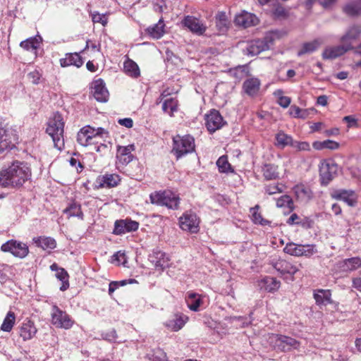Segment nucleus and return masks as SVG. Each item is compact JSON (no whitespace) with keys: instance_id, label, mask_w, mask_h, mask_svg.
Here are the masks:
<instances>
[{"instance_id":"2","label":"nucleus","mask_w":361,"mask_h":361,"mask_svg":"<svg viewBox=\"0 0 361 361\" xmlns=\"http://www.w3.org/2000/svg\"><path fill=\"white\" fill-rule=\"evenodd\" d=\"M64 121L62 116L56 113L48 122L47 133L52 138L54 147L61 149L63 147Z\"/></svg>"},{"instance_id":"9","label":"nucleus","mask_w":361,"mask_h":361,"mask_svg":"<svg viewBox=\"0 0 361 361\" xmlns=\"http://www.w3.org/2000/svg\"><path fill=\"white\" fill-rule=\"evenodd\" d=\"M18 140V135L12 130L0 128V154L13 149Z\"/></svg>"},{"instance_id":"59","label":"nucleus","mask_w":361,"mask_h":361,"mask_svg":"<svg viewBox=\"0 0 361 361\" xmlns=\"http://www.w3.org/2000/svg\"><path fill=\"white\" fill-rule=\"evenodd\" d=\"M119 124L126 127L131 128L133 126V122L131 118H123L118 121Z\"/></svg>"},{"instance_id":"26","label":"nucleus","mask_w":361,"mask_h":361,"mask_svg":"<svg viewBox=\"0 0 361 361\" xmlns=\"http://www.w3.org/2000/svg\"><path fill=\"white\" fill-rule=\"evenodd\" d=\"M188 317L185 314H176L173 318L168 320L165 326L172 331H178L185 324Z\"/></svg>"},{"instance_id":"5","label":"nucleus","mask_w":361,"mask_h":361,"mask_svg":"<svg viewBox=\"0 0 361 361\" xmlns=\"http://www.w3.org/2000/svg\"><path fill=\"white\" fill-rule=\"evenodd\" d=\"M152 204L166 206L170 209H176L179 204V198L171 191L154 192L149 195Z\"/></svg>"},{"instance_id":"45","label":"nucleus","mask_w":361,"mask_h":361,"mask_svg":"<svg viewBox=\"0 0 361 361\" xmlns=\"http://www.w3.org/2000/svg\"><path fill=\"white\" fill-rule=\"evenodd\" d=\"M216 165L218 166L220 173H232L233 169L228 161L226 156H221L216 161Z\"/></svg>"},{"instance_id":"10","label":"nucleus","mask_w":361,"mask_h":361,"mask_svg":"<svg viewBox=\"0 0 361 361\" xmlns=\"http://www.w3.org/2000/svg\"><path fill=\"white\" fill-rule=\"evenodd\" d=\"M287 254L294 256H310L317 252L315 246L312 245H298L293 243H288L284 249Z\"/></svg>"},{"instance_id":"53","label":"nucleus","mask_w":361,"mask_h":361,"mask_svg":"<svg viewBox=\"0 0 361 361\" xmlns=\"http://www.w3.org/2000/svg\"><path fill=\"white\" fill-rule=\"evenodd\" d=\"M92 20L93 23H101L103 26L106 25L108 23V18L106 14H100L98 12H93L91 14Z\"/></svg>"},{"instance_id":"16","label":"nucleus","mask_w":361,"mask_h":361,"mask_svg":"<svg viewBox=\"0 0 361 361\" xmlns=\"http://www.w3.org/2000/svg\"><path fill=\"white\" fill-rule=\"evenodd\" d=\"M206 126L210 133H213L219 129L223 126V118L218 111L212 110L205 118Z\"/></svg>"},{"instance_id":"25","label":"nucleus","mask_w":361,"mask_h":361,"mask_svg":"<svg viewBox=\"0 0 361 361\" xmlns=\"http://www.w3.org/2000/svg\"><path fill=\"white\" fill-rule=\"evenodd\" d=\"M121 178L117 174H105L97 178V183L99 188H113L116 186Z\"/></svg>"},{"instance_id":"39","label":"nucleus","mask_w":361,"mask_h":361,"mask_svg":"<svg viewBox=\"0 0 361 361\" xmlns=\"http://www.w3.org/2000/svg\"><path fill=\"white\" fill-rule=\"evenodd\" d=\"M312 146L315 149L317 150H321L323 149H336L338 148L339 144L335 141L326 140L324 141L314 142Z\"/></svg>"},{"instance_id":"8","label":"nucleus","mask_w":361,"mask_h":361,"mask_svg":"<svg viewBox=\"0 0 361 361\" xmlns=\"http://www.w3.org/2000/svg\"><path fill=\"white\" fill-rule=\"evenodd\" d=\"M273 42V34L267 35L264 39L252 42L246 49L247 54L251 56H257L262 51L269 49Z\"/></svg>"},{"instance_id":"64","label":"nucleus","mask_w":361,"mask_h":361,"mask_svg":"<svg viewBox=\"0 0 361 361\" xmlns=\"http://www.w3.org/2000/svg\"><path fill=\"white\" fill-rule=\"evenodd\" d=\"M323 7L327 8L335 2V0H317Z\"/></svg>"},{"instance_id":"57","label":"nucleus","mask_w":361,"mask_h":361,"mask_svg":"<svg viewBox=\"0 0 361 361\" xmlns=\"http://www.w3.org/2000/svg\"><path fill=\"white\" fill-rule=\"evenodd\" d=\"M28 77L32 80V82L35 84H37L39 82L40 74L37 71H32L28 74Z\"/></svg>"},{"instance_id":"34","label":"nucleus","mask_w":361,"mask_h":361,"mask_svg":"<svg viewBox=\"0 0 361 361\" xmlns=\"http://www.w3.org/2000/svg\"><path fill=\"white\" fill-rule=\"evenodd\" d=\"M147 33L154 39L161 38L164 33V23L162 18H160L159 22L152 27L147 29Z\"/></svg>"},{"instance_id":"1","label":"nucleus","mask_w":361,"mask_h":361,"mask_svg":"<svg viewBox=\"0 0 361 361\" xmlns=\"http://www.w3.org/2000/svg\"><path fill=\"white\" fill-rule=\"evenodd\" d=\"M31 176V170L25 162L15 161L10 166L0 170V187L18 188L22 186Z\"/></svg>"},{"instance_id":"29","label":"nucleus","mask_w":361,"mask_h":361,"mask_svg":"<svg viewBox=\"0 0 361 361\" xmlns=\"http://www.w3.org/2000/svg\"><path fill=\"white\" fill-rule=\"evenodd\" d=\"M260 87V81L257 78H250L245 80L243 85L244 92L249 96L257 94Z\"/></svg>"},{"instance_id":"15","label":"nucleus","mask_w":361,"mask_h":361,"mask_svg":"<svg viewBox=\"0 0 361 361\" xmlns=\"http://www.w3.org/2000/svg\"><path fill=\"white\" fill-rule=\"evenodd\" d=\"M331 196L335 200L343 201L350 207L355 206L357 203V196L351 190H336L331 193Z\"/></svg>"},{"instance_id":"17","label":"nucleus","mask_w":361,"mask_h":361,"mask_svg":"<svg viewBox=\"0 0 361 361\" xmlns=\"http://www.w3.org/2000/svg\"><path fill=\"white\" fill-rule=\"evenodd\" d=\"M234 23L236 25L241 26L243 27H248L257 24V17L247 11H243L235 16Z\"/></svg>"},{"instance_id":"20","label":"nucleus","mask_w":361,"mask_h":361,"mask_svg":"<svg viewBox=\"0 0 361 361\" xmlns=\"http://www.w3.org/2000/svg\"><path fill=\"white\" fill-rule=\"evenodd\" d=\"M138 222L131 219L116 221L114 232L118 235L127 232L135 231L138 228Z\"/></svg>"},{"instance_id":"3","label":"nucleus","mask_w":361,"mask_h":361,"mask_svg":"<svg viewBox=\"0 0 361 361\" xmlns=\"http://www.w3.org/2000/svg\"><path fill=\"white\" fill-rule=\"evenodd\" d=\"M107 135V132L102 128L97 129L87 126L80 129L78 133L77 140L82 146H87L98 142V139Z\"/></svg>"},{"instance_id":"6","label":"nucleus","mask_w":361,"mask_h":361,"mask_svg":"<svg viewBox=\"0 0 361 361\" xmlns=\"http://www.w3.org/2000/svg\"><path fill=\"white\" fill-rule=\"evenodd\" d=\"M51 317V324L58 328L69 329L74 324L70 316L56 305L52 307Z\"/></svg>"},{"instance_id":"63","label":"nucleus","mask_w":361,"mask_h":361,"mask_svg":"<svg viewBox=\"0 0 361 361\" xmlns=\"http://www.w3.org/2000/svg\"><path fill=\"white\" fill-rule=\"evenodd\" d=\"M118 287V282L117 281H112L109 283V293L111 295L115 290Z\"/></svg>"},{"instance_id":"56","label":"nucleus","mask_w":361,"mask_h":361,"mask_svg":"<svg viewBox=\"0 0 361 361\" xmlns=\"http://www.w3.org/2000/svg\"><path fill=\"white\" fill-rule=\"evenodd\" d=\"M289 114L290 116L295 118H305V112L302 114V110L296 106H292L289 109Z\"/></svg>"},{"instance_id":"30","label":"nucleus","mask_w":361,"mask_h":361,"mask_svg":"<svg viewBox=\"0 0 361 361\" xmlns=\"http://www.w3.org/2000/svg\"><path fill=\"white\" fill-rule=\"evenodd\" d=\"M314 298L318 305H326L332 302L329 290H318L314 293Z\"/></svg>"},{"instance_id":"41","label":"nucleus","mask_w":361,"mask_h":361,"mask_svg":"<svg viewBox=\"0 0 361 361\" xmlns=\"http://www.w3.org/2000/svg\"><path fill=\"white\" fill-rule=\"evenodd\" d=\"M360 267L361 259L359 257L346 259L342 262V268L344 271H353Z\"/></svg>"},{"instance_id":"11","label":"nucleus","mask_w":361,"mask_h":361,"mask_svg":"<svg viewBox=\"0 0 361 361\" xmlns=\"http://www.w3.org/2000/svg\"><path fill=\"white\" fill-rule=\"evenodd\" d=\"M353 48V45L343 43L340 45L328 46L322 52V58L324 60H334L344 55Z\"/></svg>"},{"instance_id":"55","label":"nucleus","mask_w":361,"mask_h":361,"mask_svg":"<svg viewBox=\"0 0 361 361\" xmlns=\"http://www.w3.org/2000/svg\"><path fill=\"white\" fill-rule=\"evenodd\" d=\"M291 147L300 151H308L310 149V144L307 142L293 141Z\"/></svg>"},{"instance_id":"14","label":"nucleus","mask_w":361,"mask_h":361,"mask_svg":"<svg viewBox=\"0 0 361 361\" xmlns=\"http://www.w3.org/2000/svg\"><path fill=\"white\" fill-rule=\"evenodd\" d=\"M179 224L183 230L196 233L198 231L199 220L195 214L186 213L180 217Z\"/></svg>"},{"instance_id":"31","label":"nucleus","mask_w":361,"mask_h":361,"mask_svg":"<svg viewBox=\"0 0 361 361\" xmlns=\"http://www.w3.org/2000/svg\"><path fill=\"white\" fill-rule=\"evenodd\" d=\"M83 63V61L77 53L67 54L66 58L60 59V64L63 67L69 66H75L80 67Z\"/></svg>"},{"instance_id":"32","label":"nucleus","mask_w":361,"mask_h":361,"mask_svg":"<svg viewBox=\"0 0 361 361\" xmlns=\"http://www.w3.org/2000/svg\"><path fill=\"white\" fill-rule=\"evenodd\" d=\"M343 11L349 16L361 15V0H355L348 3L343 6Z\"/></svg>"},{"instance_id":"52","label":"nucleus","mask_w":361,"mask_h":361,"mask_svg":"<svg viewBox=\"0 0 361 361\" xmlns=\"http://www.w3.org/2000/svg\"><path fill=\"white\" fill-rule=\"evenodd\" d=\"M282 90H278L274 92V95L278 97V104L283 108H287L290 104V98L282 95Z\"/></svg>"},{"instance_id":"22","label":"nucleus","mask_w":361,"mask_h":361,"mask_svg":"<svg viewBox=\"0 0 361 361\" xmlns=\"http://www.w3.org/2000/svg\"><path fill=\"white\" fill-rule=\"evenodd\" d=\"M149 261L154 265L156 268L161 270L168 267L169 257L161 250H155L149 257Z\"/></svg>"},{"instance_id":"46","label":"nucleus","mask_w":361,"mask_h":361,"mask_svg":"<svg viewBox=\"0 0 361 361\" xmlns=\"http://www.w3.org/2000/svg\"><path fill=\"white\" fill-rule=\"evenodd\" d=\"M178 102L173 98H169L164 100L162 109L166 113L172 116L174 111H177Z\"/></svg>"},{"instance_id":"50","label":"nucleus","mask_w":361,"mask_h":361,"mask_svg":"<svg viewBox=\"0 0 361 361\" xmlns=\"http://www.w3.org/2000/svg\"><path fill=\"white\" fill-rule=\"evenodd\" d=\"M276 206L278 207H286L292 210L293 207V202L290 196L283 195L277 200Z\"/></svg>"},{"instance_id":"7","label":"nucleus","mask_w":361,"mask_h":361,"mask_svg":"<svg viewBox=\"0 0 361 361\" xmlns=\"http://www.w3.org/2000/svg\"><path fill=\"white\" fill-rule=\"evenodd\" d=\"M1 250L5 252H11L13 256L19 258L25 257L28 252V246L25 243L11 240L4 243Z\"/></svg>"},{"instance_id":"54","label":"nucleus","mask_w":361,"mask_h":361,"mask_svg":"<svg viewBox=\"0 0 361 361\" xmlns=\"http://www.w3.org/2000/svg\"><path fill=\"white\" fill-rule=\"evenodd\" d=\"M251 212H252V220L255 221V223L259 224L262 225H266L268 223V221L263 219L261 214L257 212L256 208H252L251 209Z\"/></svg>"},{"instance_id":"13","label":"nucleus","mask_w":361,"mask_h":361,"mask_svg":"<svg viewBox=\"0 0 361 361\" xmlns=\"http://www.w3.org/2000/svg\"><path fill=\"white\" fill-rule=\"evenodd\" d=\"M337 165L333 162H324L319 169L321 183L326 185L335 177L337 173Z\"/></svg>"},{"instance_id":"44","label":"nucleus","mask_w":361,"mask_h":361,"mask_svg":"<svg viewBox=\"0 0 361 361\" xmlns=\"http://www.w3.org/2000/svg\"><path fill=\"white\" fill-rule=\"evenodd\" d=\"M16 322V315L13 312H8L4 319L1 329L3 331L10 332Z\"/></svg>"},{"instance_id":"58","label":"nucleus","mask_w":361,"mask_h":361,"mask_svg":"<svg viewBox=\"0 0 361 361\" xmlns=\"http://www.w3.org/2000/svg\"><path fill=\"white\" fill-rule=\"evenodd\" d=\"M56 277L62 281H65L68 278V274L63 269H59L56 274Z\"/></svg>"},{"instance_id":"37","label":"nucleus","mask_w":361,"mask_h":361,"mask_svg":"<svg viewBox=\"0 0 361 361\" xmlns=\"http://www.w3.org/2000/svg\"><path fill=\"white\" fill-rule=\"evenodd\" d=\"M262 172L267 180H274L279 177L278 166L274 164H265L262 168Z\"/></svg>"},{"instance_id":"19","label":"nucleus","mask_w":361,"mask_h":361,"mask_svg":"<svg viewBox=\"0 0 361 361\" xmlns=\"http://www.w3.org/2000/svg\"><path fill=\"white\" fill-rule=\"evenodd\" d=\"M37 332L34 322L30 319H25L19 327V335L23 341L32 339Z\"/></svg>"},{"instance_id":"27","label":"nucleus","mask_w":361,"mask_h":361,"mask_svg":"<svg viewBox=\"0 0 361 361\" xmlns=\"http://www.w3.org/2000/svg\"><path fill=\"white\" fill-rule=\"evenodd\" d=\"M258 286L262 290L273 293L279 290L281 282L275 278L267 276L259 281Z\"/></svg>"},{"instance_id":"47","label":"nucleus","mask_w":361,"mask_h":361,"mask_svg":"<svg viewBox=\"0 0 361 361\" xmlns=\"http://www.w3.org/2000/svg\"><path fill=\"white\" fill-rule=\"evenodd\" d=\"M276 140L277 145L281 146V147H284L288 145L292 146L293 142L291 136L288 135L283 132H279L276 134Z\"/></svg>"},{"instance_id":"51","label":"nucleus","mask_w":361,"mask_h":361,"mask_svg":"<svg viewBox=\"0 0 361 361\" xmlns=\"http://www.w3.org/2000/svg\"><path fill=\"white\" fill-rule=\"evenodd\" d=\"M111 262L116 263L117 265L122 264L126 267L127 257L125 252L120 250L115 253L111 257Z\"/></svg>"},{"instance_id":"40","label":"nucleus","mask_w":361,"mask_h":361,"mask_svg":"<svg viewBox=\"0 0 361 361\" xmlns=\"http://www.w3.org/2000/svg\"><path fill=\"white\" fill-rule=\"evenodd\" d=\"M124 71L132 77H137L140 75L138 66L135 62L130 59H128L123 64Z\"/></svg>"},{"instance_id":"62","label":"nucleus","mask_w":361,"mask_h":361,"mask_svg":"<svg viewBox=\"0 0 361 361\" xmlns=\"http://www.w3.org/2000/svg\"><path fill=\"white\" fill-rule=\"evenodd\" d=\"M327 97L326 95H321L317 97V102L318 104L325 106L327 105Z\"/></svg>"},{"instance_id":"36","label":"nucleus","mask_w":361,"mask_h":361,"mask_svg":"<svg viewBox=\"0 0 361 361\" xmlns=\"http://www.w3.org/2000/svg\"><path fill=\"white\" fill-rule=\"evenodd\" d=\"M275 268L281 274H288L290 275H294L298 271V269L295 265L286 261L277 262Z\"/></svg>"},{"instance_id":"12","label":"nucleus","mask_w":361,"mask_h":361,"mask_svg":"<svg viewBox=\"0 0 361 361\" xmlns=\"http://www.w3.org/2000/svg\"><path fill=\"white\" fill-rule=\"evenodd\" d=\"M271 340L274 342L275 346L282 351L290 350L293 348H298L299 343L295 339L283 335H272Z\"/></svg>"},{"instance_id":"4","label":"nucleus","mask_w":361,"mask_h":361,"mask_svg":"<svg viewBox=\"0 0 361 361\" xmlns=\"http://www.w3.org/2000/svg\"><path fill=\"white\" fill-rule=\"evenodd\" d=\"M172 152L177 159L192 152L195 149V141L190 135L180 136L177 135L173 138Z\"/></svg>"},{"instance_id":"38","label":"nucleus","mask_w":361,"mask_h":361,"mask_svg":"<svg viewBox=\"0 0 361 361\" xmlns=\"http://www.w3.org/2000/svg\"><path fill=\"white\" fill-rule=\"evenodd\" d=\"M40 42H41L40 38L38 39L37 37H31V38L27 39L25 41L21 42L20 44V46L23 49H24L28 51L35 53L37 49L39 46Z\"/></svg>"},{"instance_id":"49","label":"nucleus","mask_w":361,"mask_h":361,"mask_svg":"<svg viewBox=\"0 0 361 361\" xmlns=\"http://www.w3.org/2000/svg\"><path fill=\"white\" fill-rule=\"evenodd\" d=\"M265 192L269 195L281 193L283 191V185L281 183H273L264 186Z\"/></svg>"},{"instance_id":"48","label":"nucleus","mask_w":361,"mask_h":361,"mask_svg":"<svg viewBox=\"0 0 361 361\" xmlns=\"http://www.w3.org/2000/svg\"><path fill=\"white\" fill-rule=\"evenodd\" d=\"M64 213L68 217L78 216L82 218V212L80 206L76 203L71 204L68 208L64 209Z\"/></svg>"},{"instance_id":"60","label":"nucleus","mask_w":361,"mask_h":361,"mask_svg":"<svg viewBox=\"0 0 361 361\" xmlns=\"http://www.w3.org/2000/svg\"><path fill=\"white\" fill-rule=\"evenodd\" d=\"M70 164L73 166V167H75L76 169H77V171L79 172V171H82V166L81 165V164L75 158H71L70 159Z\"/></svg>"},{"instance_id":"42","label":"nucleus","mask_w":361,"mask_h":361,"mask_svg":"<svg viewBox=\"0 0 361 361\" xmlns=\"http://www.w3.org/2000/svg\"><path fill=\"white\" fill-rule=\"evenodd\" d=\"M201 301V295L195 293H188L186 297L188 307L193 311L197 310Z\"/></svg>"},{"instance_id":"43","label":"nucleus","mask_w":361,"mask_h":361,"mask_svg":"<svg viewBox=\"0 0 361 361\" xmlns=\"http://www.w3.org/2000/svg\"><path fill=\"white\" fill-rule=\"evenodd\" d=\"M294 191L298 198L301 200H309L312 197L311 190L304 185H296L294 188Z\"/></svg>"},{"instance_id":"61","label":"nucleus","mask_w":361,"mask_h":361,"mask_svg":"<svg viewBox=\"0 0 361 361\" xmlns=\"http://www.w3.org/2000/svg\"><path fill=\"white\" fill-rule=\"evenodd\" d=\"M353 286L355 288L361 292V276L355 278L353 280Z\"/></svg>"},{"instance_id":"21","label":"nucleus","mask_w":361,"mask_h":361,"mask_svg":"<svg viewBox=\"0 0 361 361\" xmlns=\"http://www.w3.org/2000/svg\"><path fill=\"white\" fill-rule=\"evenodd\" d=\"M135 147L133 145L128 146H118L117 149L116 158L119 163L123 165H126L130 163L133 158L132 152L134 151Z\"/></svg>"},{"instance_id":"35","label":"nucleus","mask_w":361,"mask_h":361,"mask_svg":"<svg viewBox=\"0 0 361 361\" xmlns=\"http://www.w3.org/2000/svg\"><path fill=\"white\" fill-rule=\"evenodd\" d=\"M33 240L38 247H42L43 250H52L56 247V240L51 237H39L34 238Z\"/></svg>"},{"instance_id":"28","label":"nucleus","mask_w":361,"mask_h":361,"mask_svg":"<svg viewBox=\"0 0 361 361\" xmlns=\"http://www.w3.org/2000/svg\"><path fill=\"white\" fill-rule=\"evenodd\" d=\"M183 24L194 33L199 35H202L203 34L200 20L195 17L190 16H186L183 20Z\"/></svg>"},{"instance_id":"33","label":"nucleus","mask_w":361,"mask_h":361,"mask_svg":"<svg viewBox=\"0 0 361 361\" xmlns=\"http://www.w3.org/2000/svg\"><path fill=\"white\" fill-rule=\"evenodd\" d=\"M324 44V40L322 38H317L312 42L303 44L302 48L298 51V56L305 54H310L317 50L321 45Z\"/></svg>"},{"instance_id":"18","label":"nucleus","mask_w":361,"mask_h":361,"mask_svg":"<svg viewBox=\"0 0 361 361\" xmlns=\"http://www.w3.org/2000/svg\"><path fill=\"white\" fill-rule=\"evenodd\" d=\"M92 93L95 99L98 102H106L109 92L105 87V84L102 79L94 80L92 85Z\"/></svg>"},{"instance_id":"24","label":"nucleus","mask_w":361,"mask_h":361,"mask_svg":"<svg viewBox=\"0 0 361 361\" xmlns=\"http://www.w3.org/2000/svg\"><path fill=\"white\" fill-rule=\"evenodd\" d=\"M361 35V26L355 25L350 27L340 40L343 44L352 45L353 42L357 39Z\"/></svg>"},{"instance_id":"23","label":"nucleus","mask_w":361,"mask_h":361,"mask_svg":"<svg viewBox=\"0 0 361 361\" xmlns=\"http://www.w3.org/2000/svg\"><path fill=\"white\" fill-rule=\"evenodd\" d=\"M215 24L219 35H224L228 30L230 21L226 14L222 11H219L215 16Z\"/></svg>"}]
</instances>
